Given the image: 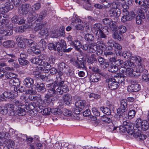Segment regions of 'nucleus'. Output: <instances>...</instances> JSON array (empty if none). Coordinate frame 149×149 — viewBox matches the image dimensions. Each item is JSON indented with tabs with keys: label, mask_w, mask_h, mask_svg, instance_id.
Here are the masks:
<instances>
[{
	"label": "nucleus",
	"mask_w": 149,
	"mask_h": 149,
	"mask_svg": "<svg viewBox=\"0 0 149 149\" xmlns=\"http://www.w3.org/2000/svg\"><path fill=\"white\" fill-rule=\"evenodd\" d=\"M56 83L53 84L52 88H49L51 91H53V95L56 99L59 98V95L63 94L69 91L68 86L65 84V81H62L60 76L57 77L56 80Z\"/></svg>",
	"instance_id": "f257e3e1"
},
{
	"label": "nucleus",
	"mask_w": 149,
	"mask_h": 149,
	"mask_svg": "<svg viewBox=\"0 0 149 149\" xmlns=\"http://www.w3.org/2000/svg\"><path fill=\"white\" fill-rule=\"evenodd\" d=\"M0 34L3 36H8L11 35L13 33V24L9 23L8 19H5L4 17L0 14Z\"/></svg>",
	"instance_id": "f03ea898"
},
{
	"label": "nucleus",
	"mask_w": 149,
	"mask_h": 149,
	"mask_svg": "<svg viewBox=\"0 0 149 149\" xmlns=\"http://www.w3.org/2000/svg\"><path fill=\"white\" fill-rule=\"evenodd\" d=\"M132 57L134 58V60L137 64L136 72L139 73H146L147 71L145 69V66L147 64V61L146 59L137 56Z\"/></svg>",
	"instance_id": "7ed1b4c3"
},
{
	"label": "nucleus",
	"mask_w": 149,
	"mask_h": 149,
	"mask_svg": "<svg viewBox=\"0 0 149 149\" xmlns=\"http://www.w3.org/2000/svg\"><path fill=\"white\" fill-rule=\"evenodd\" d=\"M102 27V24L100 23L96 24L91 27V30L95 34L96 36H98V39L101 40L102 38H105L106 36V35L108 34V30L106 32H104V30L103 31L101 30V29Z\"/></svg>",
	"instance_id": "20e7f679"
},
{
	"label": "nucleus",
	"mask_w": 149,
	"mask_h": 149,
	"mask_svg": "<svg viewBox=\"0 0 149 149\" xmlns=\"http://www.w3.org/2000/svg\"><path fill=\"white\" fill-rule=\"evenodd\" d=\"M87 107L86 102L84 100H79L75 102V107L73 111L75 114H78Z\"/></svg>",
	"instance_id": "39448f33"
},
{
	"label": "nucleus",
	"mask_w": 149,
	"mask_h": 149,
	"mask_svg": "<svg viewBox=\"0 0 149 149\" xmlns=\"http://www.w3.org/2000/svg\"><path fill=\"white\" fill-rule=\"evenodd\" d=\"M111 8L109 10V14L111 16L118 17H119L121 14V11L119 8H117V6L115 3H113L110 5Z\"/></svg>",
	"instance_id": "423d86ee"
},
{
	"label": "nucleus",
	"mask_w": 149,
	"mask_h": 149,
	"mask_svg": "<svg viewBox=\"0 0 149 149\" xmlns=\"http://www.w3.org/2000/svg\"><path fill=\"white\" fill-rule=\"evenodd\" d=\"M109 88L111 90H114L118 88L119 86V83L113 78H110L106 80Z\"/></svg>",
	"instance_id": "0eeeda50"
},
{
	"label": "nucleus",
	"mask_w": 149,
	"mask_h": 149,
	"mask_svg": "<svg viewBox=\"0 0 149 149\" xmlns=\"http://www.w3.org/2000/svg\"><path fill=\"white\" fill-rule=\"evenodd\" d=\"M31 7L29 4H22L19 8V13L23 15H26L30 10Z\"/></svg>",
	"instance_id": "6e6552de"
},
{
	"label": "nucleus",
	"mask_w": 149,
	"mask_h": 149,
	"mask_svg": "<svg viewBox=\"0 0 149 149\" xmlns=\"http://www.w3.org/2000/svg\"><path fill=\"white\" fill-rule=\"evenodd\" d=\"M125 11V12L123 13V15L121 18V20L123 22L131 20L135 16L134 12L129 13L128 11Z\"/></svg>",
	"instance_id": "1a4fd4ad"
},
{
	"label": "nucleus",
	"mask_w": 149,
	"mask_h": 149,
	"mask_svg": "<svg viewBox=\"0 0 149 149\" xmlns=\"http://www.w3.org/2000/svg\"><path fill=\"white\" fill-rule=\"evenodd\" d=\"M11 20L13 23L19 24H24L26 21L25 18L24 17L17 15L13 16L11 18Z\"/></svg>",
	"instance_id": "9d476101"
},
{
	"label": "nucleus",
	"mask_w": 149,
	"mask_h": 149,
	"mask_svg": "<svg viewBox=\"0 0 149 149\" xmlns=\"http://www.w3.org/2000/svg\"><path fill=\"white\" fill-rule=\"evenodd\" d=\"M53 91H51L49 88L48 90L47 93L45 95L44 101L47 105L49 104L52 101V97H54L53 95Z\"/></svg>",
	"instance_id": "9b49d317"
},
{
	"label": "nucleus",
	"mask_w": 149,
	"mask_h": 149,
	"mask_svg": "<svg viewBox=\"0 0 149 149\" xmlns=\"http://www.w3.org/2000/svg\"><path fill=\"white\" fill-rule=\"evenodd\" d=\"M138 15L136 18V22L138 24H141L142 22V19H144L145 16L143 11L141 9L138 10Z\"/></svg>",
	"instance_id": "f8f14e48"
},
{
	"label": "nucleus",
	"mask_w": 149,
	"mask_h": 149,
	"mask_svg": "<svg viewBox=\"0 0 149 149\" xmlns=\"http://www.w3.org/2000/svg\"><path fill=\"white\" fill-rule=\"evenodd\" d=\"M141 88L139 84L136 82H133V83L128 87V90L129 92H137Z\"/></svg>",
	"instance_id": "ddd939ff"
},
{
	"label": "nucleus",
	"mask_w": 149,
	"mask_h": 149,
	"mask_svg": "<svg viewBox=\"0 0 149 149\" xmlns=\"http://www.w3.org/2000/svg\"><path fill=\"white\" fill-rule=\"evenodd\" d=\"M51 67V65L49 64L47 62L43 61L42 62L39 67V69L41 71H44L45 72L50 70Z\"/></svg>",
	"instance_id": "4468645a"
},
{
	"label": "nucleus",
	"mask_w": 149,
	"mask_h": 149,
	"mask_svg": "<svg viewBox=\"0 0 149 149\" xmlns=\"http://www.w3.org/2000/svg\"><path fill=\"white\" fill-rule=\"evenodd\" d=\"M39 21L37 19L36 20L35 22L33 24L32 26L34 29V30L35 31H40L42 29H43L44 27V24H41L39 23H38L37 22Z\"/></svg>",
	"instance_id": "2eb2a0df"
},
{
	"label": "nucleus",
	"mask_w": 149,
	"mask_h": 149,
	"mask_svg": "<svg viewBox=\"0 0 149 149\" xmlns=\"http://www.w3.org/2000/svg\"><path fill=\"white\" fill-rule=\"evenodd\" d=\"M34 85L38 92L43 93L45 91L46 89L45 88V85L43 83L39 84L36 83Z\"/></svg>",
	"instance_id": "dca6fc26"
},
{
	"label": "nucleus",
	"mask_w": 149,
	"mask_h": 149,
	"mask_svg": "<svg viewBox=\"0 0 149 149\" xmlns=\"http://www.w3.org/2000/svg\"><path fill=\"white\" fill-rule=\"evenodd\" d=\"M6 1V3L4 7L2 8V10L3 11V12L4 13H7L13 8V5L10 3V2H8L7 1Z\"/></svg>",
	"instance_id": "f3484780"
},
{
	"label": "nucleus",
	"mask_w": 149,
	"mask_h": 149,
	"mask_svg": "<svg viewBox=\"0 0 149 149\" xmlns=\"http://www.w3.org/2000/svg\"><path fill=\"white\" fill-rule=\"evenodd\" d=\"M134 133L132 134H133V135L135 137H139L141 139L144 140L145 139L146 136L143 134H141V131L139 129H133Z\"/></svg>",
	"instance_id": "a211bd4d"
},
{
	"label": "nucleus",
	"mask_w": 149,
	"mask_h": 149,
	"mask_svg": "<svg viewBox=\"0 0 149 149\" xmlns=\"http://www.w3.org/2000/svg\"><path fill=\"white\" fill-rule=\"evenodd\" d=\"M134 125L133 123L129 122L127 123V127H125V131H127V132L129 134L132 135L134 133L133 129H134Z\"/></svg>",
	"instance_id": "6ab92c4d"
},
{
	"label": "nucleus",
	"mask_w": 149,
	"mask_h": 149,
	"mask_svg": "<svg viewBox=\"0 0 149 149\" xmlns=\"http://www.w3.org/2000/svg\"><path fill=\"white\" fill-rule=\"evenodd\" d=\"M24 105H19L17 107L16 111L19 116H23L25 115L26 111L24 109Z\"/></svg>",
	"instance_id": "aec40b11"
},
{
	"label": "nucleus",
	"mask_w": 149,
	"mask_h": 149,
	"mask_svg": "<svg viewBox=\"0 0 149 149\" xmlns=\"http://www.w3.org/2000/svg\"><path fill=\"white\" fill-rule=\"evenodd\" d=\"M71 41L70 44L72 45H73L76 50L78 51H79L81 46V43L80 41L76 40L74 41Z\"/></svg>",
	"instance_id": "412c9836"
},
{
	"label": "nucleus",
	"mask_w": 149,
	"mask_h": 149,
	"mask_svg": "<svg viewBox=\"0 0 149 149\" xmlns=\"http://www.w3.org/2000/svg\"><path fill=\"white\" fill-rule=\"evenodd\" d=\"M24 83L26 87L29 88L31 87V85L33 84V80L30 78L27 77L24 80Z\"/></svg>",
	"instance_id": "4be33fe9"
},
{
	"label": "nucleus",
	"mask_w": 149,
	"mask_h": 149,
	"mask_svg": "<svg viewBox=\"0 0 149 149\" xmlns=\"http://www.w3.org/2000/svg\"><path fill=\"white\" fill-rule=\"evenodd\" d=\"M63 98L66 104L68 105L70 104L72 100V96L70 94L67 93L63 95Z\"/></svg>",
	"instance_id": "5701e85b"
},
{
	"label": "nucleus",
	"mask_w": 149,
	"mask_h": 149,
	"mask_svg": "<svg viewBox=\"0 0 149 149\" xmlns=\"http://www.w3.org/2000/svg\"><path fill=\"white\" fill-rule=\"evenodd\" d=\"M109 60L111 63H113V64L115 65H116L117 67L123 63V60L120 59H116L114 58H110Z\"/></svg>",
	"instance_id": "b1692460"
},
{
	"label": "nucleus",
	"mask_w": 149,
	"mask_h": 149,
	"mask_svg": "<svg viewBox=\"0 0 149 149\" xmlns=\"http://www.w3.org/2000/svg\"><path fill=\"white\" fill-rule=\"evenodd\" d=\"M24 39L26 41L27 45L29 47L32 49H36L37 45V44L36 42L31 40V39L26 38Z\"/></svg>",
	"instance_id": "393cba45"
},
{
	"label": "nucleus",
	"mask_w": 149,
	"mask_h": 149,
	"mask_svg": "<svg viewBox=\"0 0 149 149\" xmlns=\"http://www.w3.org/2000/svg\"><path fill=\"white\" fill-rule=\"evenodd\" d=\"M9 108L8 110L10 111L9 115L10 116H14L15 114V111H16L17 107H16L13 104H10L8 105Z\"/></svg>",
	"instance_id": "a878e982"
},
{
	"label": "nucleus",
	"mask_w": 149,
	"mask_h": 149,
	"mask_svg": "<svg viewBox=\"0 0 149 149\" xmlns=\"http://www.w3.org/2000/svg\"><path fill=\"white\" fill-rule=\"evenodd\" d=\"M118 67L117 66L111 63L109 64V66L108 68V70L109 72L115 73L118 70Z\"/></svg>",
	"instance_id": "bb28decb"
},
{
	"label": "nucleus",
	"mask_w": 149,
	"mask_h": 149,
	"mask_svg": "<svg viewBox=\"0 0 149 149\" xmlns=\"http://www.w3.org/2000/svg\"><path fill=\"white\" fill-rule=\"evenodd\" d=\"M3 44L6 47H12L15 45V43L13 40H7L3 42Z\"/></svg>",
	"instance_id": "cd10ccee"
},
{
	"label": "nucleus",
	"mask_w": 149,
	"mask_h": 149,
	"mask_svg": "<svg viewBox=\"0 0 149 149\" xmlns=\"http://www.w3.org/2000/svg\"><path fill=\"white\" fill-rule=\"evenodd\" d=\"M84 38L88 42H93L94 40V36L92 34L87 33L85 34Z\"/></svg>",
	"instance_id": "c85d7f7f"
},
{
	"label": "nucleus",
	"mask_w": 149,
	"mask_h": 149,
	"mask_svg": "<svg viewBox=\"0 0 149 149\" xmlns=\"http://www.w3.org/2000/svg\"><path fill=\"white\" fill-rule=\"evenodd\" d=\"M97 46L95 43L89 44V49L90 51L92 53H94L97 51Z\"/></svg>",
	"instance_id": "c756f323"
},
{
	"label": "nucleus",
	"mask_w": 149,
	"mask_h": 149,
	"mask_svg": "<svg viewBox=\"0 0 149 149\" xmlns=\"http://www.w3.org/2000/svg\"><path fill=\"white\" fill-rule=\"evenodd\" d=\"M19 37L17 36L16 37V39L17 41H18V45L19 47L23 49H25L26 48V45L24 41L20 40Z\"/></svg>",
	"instance_id": "7c9ffc66"
},
{
	"label": "nucleus",
	"mask_w": 149,
	"mask_h": 149,
	"mask_svg": "<svg viewBox=\"0 0 149 149\" xmlns=\"http://www.w3.org/2000/svg\"><path fill=\"white\" fill-rule=\"evenodd\" d=\"M91 81L93 82H98L100 80V78L96 74H93L91 75L90 77Z\"/></svg>",
	"instance_id": "2f4dec72"
},
{
	"label": "nucleus",
	"mask_w": 149,
	"mask_h": 149,
	"mask_svg": "<svg viewBox=\"0 0 149 149\" xmlns=\"http://www.w3.org/2000/svg\"><path fill=\"white\" fill-rule=\"evenodd\" d=\"M36 88L34 87L29 88V89L26 91V94L31 95H34L36 94Z\"/></svg>",
	"instance_id": "473e14b6"
},
{
	"label": "nucleus",
	"mask_w": 149,
	"mask_h": 149,
	"mask_svg": "<svg viewBox=\"0 0 149 149\" xmlns=\"http://www.w3.org/2000/svg\"><path fill=\"white\" fill-rule=\"evenodd\" d=\"M126 110L119 108L117 110V114L119 116L120 118L122 117L123 115H125V112L126 111Z\"/></svg>",
	"instance_id": "72a5a7b5"
},
{
	"label": "nucleus",
	"mask_w": 149,
	"mask_h": 149,
	"mask_svg": "<svg viewBox=\"0 0 149 149\" xmlns=\"http://www.w3.org/2000/svg\"><path fill=\"white\" fill-rule=\"evenodd\" d=\"M124 65L127 69L132 68L134 67V63L130 61H125L124 63Z\"/></svg>",
	"instance_id": "f704fd0d"
},
{
	"label": "nucleus",
	"mask_w": 149,
	"mask_h": 149,
	"mask_svg": "<svg viewBox=\"0 0 149 149\" xmlns=\"http://www.w3.org/2000/svg\"><path fill=\"white\" fill-rule=\"evenodd\" d=\"M6 146L8 149H13L14 147L15 143L12 140H8L6 142Z\"/></svg>",
	"instance_id": "c9c22d12"
},
{
	"label": "nucleus",
	"mask_w": 149,
	"mask_h": 149,
	"mask_svg": "<svg viewBox=\"0 0 149 149\" xmlns=\"http://www.w3.org/2000/svg\"><path fill=\"white\" fill-rule=\"evenodd\" d=\"M148 121L146 120H143L140 128L143 131H146L148 128Z\"/></svg>",
	"instance_id": "e433bc0d"
},
{
	"label": "nucleus",
	"mask_w": 149,
	"mask_h": 149,
	"mask_svg": "<svg viewBox=\"0 0 149 149\" xmlns=\"http://www.w3.org/2000/svg\"><path fill=\"white\" fill-rule=\"evenodd\" d=\"M5 77L7 79H13L17 77V75L13 73L9 72L6 73L5 75Z\"/></svg>",
	"instance_id": "4c0bfd02"
},
{
	"label": "nucleus",
	"mask_w": 149,
	"mask_h": 149,
	"mask_svg": "<svg viewBox=\"0 0 149 149\" xmlns=\"http://www.w3.org/2000/svg\"><path fill=\"white\" fill-rule=\"evenodd\" d=\"M113 47L115 49H116L118 51V53L117 52H116V54H118L119 56H121V50L122 49V46L117 42H115L114 45Z\"/></svg>",
	"instance_id": "58836bf2"
},
{
	"label": "nucleus",
	"mask_w": 149,
	"mask_h": 149,
	"mask_svg": "<svg viewBox=\"0 0 149 149\" xmlns=\"http://www.w3.org/2000/svg\"><path fill=\"white\" fill-rule=\"evenodd\" d=\"M132 53L130 51L124 52L122 53H121V55L125 59L130 58L132 56Z\"/></svg>",
	"instance_id": "ea45409f"
},
{
	"label": "nucleus",
	"mask_w": 149,
	"mask_h": 149,
	"mask_svg": "<svg viewBox=\"0 0 149 149\" xmlns=\"http://www.w3.org/2000/svg\"><path fill=\"white\" fill-rule=\"evenodd\" d=\"M38 16V15L36 13L31 14H30L28 18V20L30 22H32L33 21L36 19Z\"/></svg>",
	"instance_id": "a19ab883"
},
{
	"label": "nucleus",
	"mask_w": 149,
	"mask_h": 149,
	"mask_svg": "<svg viewBox=\"0 0 149 149\" xmlns=\"http://www.w3.org/2000/svg\"><path fill=\"white\" fill-rule=\"evenodd\" d=\"M41 4L39 3L34 4L31 7V10L33 12L39 10L41 8Z\"/></svg>",
	"instance_id": "79ce46f5"
},
{
	"label": "nucleus",
	"mask_w": 149,
	"mask_h": 149,
	"mask_svg": "<svg viewBox=\"0 0 149 149\" xmlns=\"http://www.w3.org/2000/svg\"><path fill=\"white\" fill-rule=\"evenodd\" d=\"M100 109L103 113L107 115H109L111 114V110L108 107H101Z\"/></svg>",
	"instance_id": "37998d69"
},
{
	"label": "nucleus",
	"mask_w": 149,
	"mask_h": 149,
	"mask_svg": "<svg viewBox=\"0 0 149 149\" xmlns=\"http://www.w3.org/2000/svg\"><path fill=\"white\" fill-rule=\"evenodd\" d=\"M108 25L112 31H115L117 29L116 23L115 22L111 20Z\"/></svg>",
	"instance_id": "c03bdc74"
},
{
	"label": "nucleus",
	"mask_w": 149,
	"mask_h": 149,
	"mask_svg": "<svg viewBox=\"0 0 149 149\" xmlns=\"http://www.w3.org/2000/svg\"><path fill=\"white\" fill-rule=\"evenodd\" d=\"M47 15V12L46 10H44L40 13V15L39 17L37 19L38 20H39V22H40L41 20H42Z\"/></svg>",
	"instance_id": "a18cd8bd"
},
{
	"label": "nucleus",
	"mask_w": 149,
	"mask_h": 149,
	"mask_svg": "<svg viewBox=\"0 0 149 149\" xmlns=\"http://www.w3.org/2000/svg\"><path fill=\"white\" fill-rule=\"evenodd\" d=\"M115 42L112 40H109L107 42V48L109 50H112L113 49V47L114 45Z\"/></svg>",
	"instance_id": "49530a36"
},
{
	"label": "nucleus",
	"mask_w": 149,
	"mask_h": 149,
	"mask_svg": "<svg viewBox=\"0 0 149 149\" xmlns=\"http://www.w3.org/2000/svg\"><path fill=\"white\" fill-rule=\"evenodd\" d=\"M94 6L97 8L99 9H106L110 7V5L109 3L108 4L107 6L102 5L99 4H94Z\"/></svg>",
	"instance_id": "de8ad7c7"
},
{
	"label": "nucleus",
	"mask_w": 149,
	"mask_h": 149,
	"mask_svg": "<svg viewBox=\"0 0 149 149\" xmlns=\"http://www.w3.org/2000/svg\"><path fill=\"white\" fill-rule=\"evenodd\" d=\"M121 106L120 107L121 109H125L127 110V101L126 100H123L121 101Z\"/></svg>",
	"instance_id": "09e8293b"
},
{
	"label": "nucleus",
	"mask_w": 149,
	"mask_h": 149,
	"mask_svg": "<svg viewBox=\"0 0 149 149\" xmlns=\"http://www.w3.org/2000/svg\"><path fill=\"white\" fill-rule=\"evenodd\" d=\"M51 112L55 115H59L62 113V111L59 109H53L51 110Z\"/></svg>",
	"instance_id": "8fccbe9b"
},
{
	"label": "nucleus",
	"mask_w": 149,
	"mask_h": 149,
	"mask_svg": "<svg viewBox=\"0 0 149 149\" xmlns=\"http://www.w3.org/2000/svg\"><path fill=\"white\" fill-rule=\"evenodd\" d=\"M143 120L141 118H138L136 121V125L134 127L137 129L140 128L143 123Z\"/></svg>",
	"instance_id": "3c124183"
},
{
	"label": "nucleus",
	"mask_w": 149,
	"mask_h": 149,
	"mask_svg": "<svg viewBox=\"0 0 149 149\" xmlns=\"http://www.w3.org/2000/svg\"><path fill=\"white\" fill-rule=\"evenodd\" d=\"M31 62L33 64L40 65L42 62L38 57H34L31 58L30 60Z\"/></svg>",
	"instance_id": "603ef678"
},
{
	"label": "nucleus",
	"mask_w": 149,
	"mask_h": 149,
	"mask_svg": "<svg viewBox=\"0 0 149 149\" xmlns=\"http://www.w3.org/2000/svg\"><path fill=\"white\" fill-rule=\"evenodd\" d=\"M136 113V111L134 110H131L129 111L128 113V118L132 119L134 118Z\"/></svg>",
	"instance_id": "864d4df0"
},
{
	"label": "nucleus",
	"mask_w": 149,
	"mask_h": 149,
	"mask_svg": "<svg viewBox=\"0 0 149 149\" xmlns=\"http://www.w3.org/2000/svg\"><path fill=\"white\" fill-rule=\"evenodd\" d=\"M62 111V113L65 116H70L72 114V113L71 111L66 108L64 109Z\"/></svg>",
	"instance_id": "5fc2aeb1"
},
{
	"label": "nucleus",
	"mask_w": 149,
	"mask_h": 149,
	"mask_svg": "<svg viewBox=\"0 0 149 149\" xmlns=\"http://www.w3.org/2000/svg\"><path fill=\"white\" fill-rule=\"evenodd\" d=\"M3 96L6 98H12L14 97V94L11 92L5 91L3 93Z\"/></svg>",
	"instance_id": "6e6d98bb"
},
{
	"label": "nucleus",
	"mask_w": 149,
	"mask_h": 149,
	"mask_svg": "<svg viewBox=\"0 0 149 149\" xmlns=\"http://www.w3.org/2000/svg\"><path fill=\"white\" fill-rule=\"evenodd\" d=\"M38 46L43 49L45 48L46 46V43L44 39H41L38 43Z\"/></svg>",
	"instance_id": "4d7b16f0"
},
{
	"label": "nucleus",
	"mask_w": 149,
	"mask_h": 149,
	"mask_svg": "<svg viewBox=\"0 0 149 149\" xmlns=\"http://www.w3.org/2000/svg\"><path fill=\"white\" fill-rule=\"evenodd\" d=\"M101 119L104 122L107 123H110L112 121L111 119L110 118L107 117L106 116L104 115L101 117Z\"/></svg>",
	"instance_id": "13d9d810"
},
{
	"label": "nucleus",
	"mask_w": 149,
	"mask_h": 149,
	"mask_svg": "<svg viewBox=\"0 0 149 149\" xmlns=\"http://www.w3.org/2000/svg\"><path fill=\"white\" fill-rule=\"evenodd\" d=\"M39 109L42 110L41 112L43 111V113L45 114L48 115L49 114L50 111H51V109L49 108H45L43 109L42 106H40Z\"/></svg>",
	"instance_id": "bf43d9fd"
},
{
	"label": "nucleus",
	"mask_w": 149,
	"mask_h": 149,
	"mask_svg": "<svg viewBox=\"0 0 149 149\" xmlns=\"http://www.w3.org/2000/svg\"><path fill=\"white\" fill-rule=\"evenodd\" d=\"M133 70L132 68L127 69L126 72L127 74L130 77H134L135 75L133 73Z\"/></svg>",
	"instance_id": "052dcab7"
},
{
	"label": "nucleus",
	"mask_w": 149,
	"mask_h": 149,
	"mask_svg": "<svg viewBox=\"0 0 149 149\" xmlns=\"http://www.w3.org/2000/svg\"><path fill=\"white\" fill-rule=\"evenodd\" d=\"M18 60L19 64L22 65H26L29 63V62L27 60L24 59L18 58Z\"/></svg>",
	"instance_id": "680f3d73"
},
{
	"label": "nucleus",
	"mask_w": 149,
	"mask_h": 149,
	"mask_svg": "<svg viewBox=\"0 0 149 149\" xmlns=\"http://www.w3.org/2000/svg\"><path fill=\"white\" fill-rule=\"evenodd\" d=\"M113 38L115 39H117L119 40H120L122 39V36L121 34H118L117 32H115L113 34Z\"/></svg>",
	"instance_id": "e2e57ef3"
},
{
	"label": "nucleus",
	"mask_w": 149,
	"mask_h": 149,
	"mask_svg": "<svg viewBox=\"0 0 149 149\" xmlns=\"http://www.w3.org/2000/svg\"><path fill=\"white\" fill-rule=\"evenodd\" d=\"M7 60L5 59V57L0 59V66L1 67L7 66V64L5 63V62Z\"/></svg>",
	"instance_id": "0e129e2a"
},
{
	"label": "nucleus",
	"mask_w": 149,
	"mask_h": 149,
	"mask_svg": "<svg viewBox=\"0 0 149 149\" xmlns=\"http://www.w3.org/2000/svg\"><path fill=\"white\" fill-rule=\"evenodd\" d=\"M92 112L93 114L96 116H99L100 115V112L95 108L93 107L92 109Z\"/></svg>",
	"instance_id": "69168bd1"
},
{
	"label": "nucleus",
	"mask_w": 149,
	"mask_h": 149,
	"mask_svg": "<svg viewBox=\"0 0 149 149\" xmlns=\"http://www.w3.org/2000/svg\"><path fill=\"white\" fill-rule=\"evenodd\" d=\"M35 77L38 79H40L42 80L44 79L45 78L44 76H41V74L37 71H34L33 72Z\"/></svg>",
	"instance_id": "338daca9"
},
{
	"label": "nucleus",
	"mask_w": 149,
	"mask_h": 149,
	"mask_svg": "<svg viewBox=\"0 0 149 149\" xmlns=\"http://www.w3.org/2000/svg\"><path fill=\"white\" fill-rule=\"evenodd\" d=\"M118 30L120 33H124L126 31L127 29L125 26L121 25L119 26Z\"/></svg>",
	"instance_id": "774afa93"
}]
</instances>
